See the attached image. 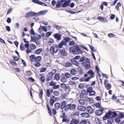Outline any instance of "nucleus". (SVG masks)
<instances>
[{
    "instance_id": "49",
    "label": "nucleus",
    "mask_w": 124,
    "mask_h": 124,
    "mask_svg": "<svg viewBox=\"0 0 124 124\" xmlns=\"http://www.w3.org/2000/svg\"><path fill=\"white\" fill-rule=\"evenodd\" d=\"M54 42V40L51 38L50 39L48 42V44L49 45H51L50 44L53 43Z\"/></svg>"
},
{
    "instance_id": "34",
    "label": "nucleus",
    "mask_w": 124,
    "mask_h": 124,
    "mask_svg": "<svg viewBox=\"0 0 124 124\" xmlns=\"http://www.w3.org/2000/svg\"><path fill=\"white\" fill-rule=\"evenodd\" d=\"M54 78L56 80H58L60 79V76L58 73H56L55 75Z\"/></svg>"
},
{
    "instance_id": "58",
    "label": "nucleus",
    "mask_w": 124,
    "mask_h": 124,
    "mask_svg": "<svg viewBox=\"0 0 124 124\" xmlns=\"http://www.w3.org/2000/svg\"><path fill=\"white\" fill-rule=\"evenodd\" d=\"M74 48L73 47H70L69 48V50L70 52H72L73 54V51H74Z\"/></svg>"
},
{
    "instance_id": "37",
    "label": "nucleus",
    "mask_w": 124,
    "mask_h": 124,
    "mask_svg": "<svg viewBox=\"0 0 124 124\" xmlns=\"http://www.w3.org/2000/svg\"><path fill=\"white\" fill-rule=\"evenodd\" d=\"M46 106L47 108V110H48V113L49 114L50 116H52V113L48 105L47 104L46 105Z\"/></svg>"
},
{
    "instance_id": "3",
    "label": "nucleus",
    "mask_w": 124,
    "mask_h": 124,
    "mask_svg": "<svg viewBox=\"0 0 124 124\" xmlns=\"http://www.w3.org/2000/svg\"><path fill=\"white\" fill-rule=\"evenodd\" d=\"M42 58L41 56H38L35 57L34 62L36 63L34 64V65L36 67H38L41 65V64L39 62L41 61L42 60Z\"/></svg>"
},
{
    "instance_id": "18",
    "label": "nucleus",
    "mask_w": 124,
    "mask_h": 124,
    "mask_svg": "<svg viewBox=\"0 0 124 124\" xmlns=\"http://www.w3.org/2000/svg\"><path fill=\"white\" fill-rule=\"evenodd\" d=\"M81 116L82 117L84 118H88L90 117L89 114L85 112H83L80 114Z\"/></svg>"
},
{
    "instance_id": "11",
    "label": "nucleus",
    "mask_w": 124,
    "mask_h": 124,
    "mask_svg": "<svg viewBox=\"0 0 124 124\" xmlns=\"http://www.w3.org/2000/svg\"><path fill=\"white\" fill-rule=\"evenodd\" d=\"M54 38L56 39L58 41H59L61 39V35L58 33H57L54 34Z\"/></svg>"
},
{
    "instance_id": "57",
    "label": "nucleus",
    "mask_w": 124,
    "mask_h": 124,
    "mask_svg": "<svg viewBox=\"0 0 124 124\" xmlns=\"http://www.w3.org/2000/svg\"><path fill=\"white\" fill-rule=\"evenodd\" d=\"M108 36L110 37H115L116 35L112 33H110L108 34Z\"/></svg>"
},
{
    "instance_id": "42",
    "label": "nucleus",
    "mask_w": 124,
    "mask_h": 124,
    "mask_svg": "<svg viewBox=\"0 0 124 124\" xmlns=\"http://www.w3.org/2000/svg\"><path fill=\"white\" fill-rule=\"evenodd\" d=\"M61 3L60 1H58L56 3V7L57 8H59L61 7Z\"/></svg>"
},
{
    "instance_id": "1",
    "label": "nucleus",
    "mask_w": 124,
    "mask_h": 124,
    "mask_svg": "<svg viewBox=\"0 0 124 124\" xmlns=\"http://www.w3.org/2000/svg\"><path fill=\"white\" fill-rule=\"evenodd\" d=\"M87 92L89 93V95L90 96H94L96 93L95 91L93 90V87H89L87 88L86 92L85 89H83L81 91L80 95V97L83 98L85 95H86Z\"/></svg>"
},
{
    "instance_id": "25",
    "label": "nucleus",
    "mask_w": 124,
    "mask_h": 124,
    "mask_svg": "<svg viewBox=\"0 0 124 124\" xmlns=\"http://www.w3.org/2000/svg\"><path fill=\"white\" fill-rule=\"evenodd\" d=\"M79 122V120L74 119H72L70 122L71 123H73L74 124H78Z\"/></svg>"
},
{
    "instance_id": "59",
    "label": "nucleus",
    "mask_w": 124,
    "mask_h": 124,
    "mask_svg": "<svg viewBox=\"0 0 124 124\" xmlns=\"http://www.w3.org/2000/svg\"><path fill=\"white\" fill-rule=\"evenodd\" d=\"M57 71V70L56 69H53L51 72H50L49 73H51L52 75H53V76L54 74Z\"/></svg>"
},
{
    "instance_id": "21",
    "label": "nucleus",
    "mask_w": 124,
    "mask_h": 124,
    "mask_svg": "<svg viewBox=\"0 0 124 124\" xmlns=\"http://www.w3.org/2000/svg\"><path fill=\"white\" fill-rule=\"evenodd\" d=\"M90 63L89 59L88 58H86V60L82 63V65L84 66L88 63Z\"/></svg>"
},
{
    "instance_id": "62",
    "label": "nucleus",
    "mask_w": 124,
    "mask_h": 124,
    "mask_svg": "<svg viewBox=\"0 0 124 124\" xmlns=\"http://www.w3.org/2000/svg\"><path fill=\"white\" fill-rule=\"evenodd\" d=\"M59 87V85H55L53 87V89H58Z\"/></svg>"
},
{
    "instance_id": "56",
    "label": "nucleus",
    "mask_w": 124,
    "mask_h": 124,
    "mask_svg": "<svg viewBox=\"0 0 124 124\" xmlns=\"http://www.w3.org/2000/svg\"><path fill=\"white\" fill-rule=\"evenodd\" d=\"M112 117H115L117 116V113L115 112H112Z\"/></svg>"
},
{
    "instance_id": "30",
    "label": "nucleus",
    "mask_w": 124,
    "mask_h": 124,
    "mask_svg": "<svg viewBox=\"0 0 124 124\" xmlns=\"http://www.w3.org/2000/svg\"><path fill=\"white\" fill-rule=\"evenodd\" d=\"M61 104L59 102H56L54 104V107L57 110H58L60 108Z\"/></svg>"
},
{
    "instance_id": "33",
    "label": "nucleus",
    "mask_w": 124,
    "mask_h": 124,
    "mask_svg": "<svg viewBox=\"0 0 124 124\" xmlns=\"http://www.w3.org/2000/svg\"><path fill=\"white\" fill-rule=\"evenodd\" d=\"M35 38L37 39H41V37L39 34L36 33L34 35Z\"/></svg>"
},
{
    "instance_id": "38",
    "label": "nucleus",
    "mask_w": 124,
    "mask_h": 124,
    "mask_svg": "<svg viewBox=\"0 0 124 124\" xmlns=\"http://www.w3.org/2000/svg\"><path fill=\"white\" fill-rule=\"evenodd\" d=\"M65 67H70L72 65V63L69 62H66L65 63Z\"/></svg>"
},
{
    "instance_id": "26",
    "label": "nucleus",
    "mask_w": 124,
    "mask_h": 124,
    "mask_svg": "<svg viewBox=\"0 0 124 124\" xmlns=\"http://www.w3.org/2000/svg\"><path fill=\"white\" fill-rule=\"evenodd\" d=\"M71 62L74 64L76 65L77 66H78L79 65V63L77 61L73 59H71Z\"/></svg>"
},
{
    "instance_id": "7",
    "label": "nucleus",
    "mask_w": 124,
    "mask_h": 124,
    "mask_svg": "<svg viewBox=\"0 0 124 124\" xmlns=\"http://www.w3.org/2000/svg\"><path fill=\"white\" fill-rule=\"evenodd\" d=\"M59 54L63 56H66L67 54V52L64 48L60 49L59 51Z\"/></svg>"
},
{
    "instance_id": "51",
    "label": "nucleus",
    "mask_w": 124,
    "mask_h": 124,
    "mask_svg": "<svg viewBox=\"0 0 124 124\" xmlns=\"http://www.w3.org/2000/svg\"><path fill=\"white\" fill-rule=\"evenodd\" d=\"M10 63L12 65H16L17 64L15 62L14 60H11L10 61Z\"/></svg>"
},
{
    "instance_id": "24",
    "label": "nucleus",
    "mask_w": 124,
    "mask_h": 124,
    "mask_svg": "<svg viewBox=\"0 0 124 124\" xmlns=\"http://www.w3.org/2000/svg\"><path fill=\"white\" fill-rule=\"evenodd\" d=\"M33 16V12H29L27 13L25 15V17L29 18L30 17Z\"/></svg>"
},
{
    "instance_id": "16",
    "label": "nucleus",
    "mask_w": 124,
    "mask_h": 124,
    "mask_svg": "<svg viewBox=\"0 0 124 124\" xmlns=\"http://www.w3.org/2000/svg\"><path fill=\"white\" fill-rule=\"evenodd\" d=\"M87 109L88 112L89 114H92L94 113V110L91 106H88L87 107Z\"/></svg>"
},
{
    "instance_id": "15",
    "label": "nucleus",
    "mask_w": 124,
    "mask_h": 124,
    "mask_svg": "<svg viewBox=\"0 0 124 124\" xmlns=\"http://www.w3.org/2000/svg\"><path fill=\"white\" fill-rule=\"evenodd\" d=\"M88 75H90V76L92 78L94 77L95 75V73L93 72L92 70H90L87 73Z\"/></svg>"
},
{
    "instance_id": "45",
    "label": "nucleus",
    "mask_w": 124,
    "mask_h": 124,
    "mask_svg": "<svg viewBox=\"0 0 124 124\" xmlns=\"http://www.w3.org/2000/svg\"><path fill=\"white\" fill-rule=\"evenodd\" d=\"M65 77L67 78H69L71 77V75L68 72H66L65 74Z\"/></svg>"
},
{
    "instance_id": "53",
    "label": "nucleus",
    "mask_w": 124,
    "mask_h": 124,
    "mask_svg": "<svg viewBox=\"0 0 124 124\" xmlns=\"http://www.w3.org/2000/svg\"><path fill=\"white\" fill-rule=\"evenodd\" d=\"M55 102V101L54 99H50L49 101V103L50 105L51 106H53Z\"/></svg>"
},
{
    "instance_id": "52",
    "label": "nucleus",
    "mask_w": 124,
    "mask_h": 124,
    "mask_svg": "<svg viewBox=\"0 0 124 124\" xmlns=\"http://www.w3.org/2000/svg\"><path fill=\"white\" fill-rule=\"evenodd\" d=\"M26 79L27 80V78H26ZM28 81L31 83H32L35 81V80L32 77L28 78Z\"/></svg>"
},
{
    "instance_id": "29",
    "label": "nucleus",
    "mask_w": 124,
    "mask_h": 124,
    "mask_svg": "<svg viewBox=\"0 0 124 124\" xmlns=\"http://www.w3.org/2000/svg\"><path fill=\"white\" fill-rule=\"evenodd\" d=\"M70 73L73 75H75L77 73V72L75 69H73L70 71Z\"/></svg>"
},
{
    "instance_id": "23",
    "label": "nucleus",
    "mask_w": 124,
    "mask_h": 124,
    "mask_svg": "<svg viewBox=\"0 0 124 124\" xmlns=\"http://www.w3.org/2000/svg\"><path fill=\"white\" fill-rule=\"evenodd\" d=\"M70 3V1L67 0L65 1L64 3L62 4V6L63 8H65L66 7L68 6L69 5Z\"/></svg>"
},
{
    "instance_id": "60",
    "label": "nucleus",
    "mask_w": 124,
    "mask_h": 124,
    "mask_svg": "<svg viewBox=\"0 0 124 124\" xmlns=\"http://www.w3.org/2000/svg\"><path fill=\"white\" fill-rule=\"evenodd\" d=\"M80 46L86 50L87 51H88V49L85 46L83 45H81Z\"/></svg>"
},
{
    "instance_id": "17",
    "label": "nucleus",
    "mask_w": 124,
    "mask_h": 124,
    "mask_svg": "<svg viewBox=\"0 0 124 124\" xmlns=\"http://www.w3.org/2000/svg\"><path fill=\"white\" fill-rule=\"evenodd\" d=\"M79 124H90V123L88 120L84 119L81 120Z\"/></svg>"
},
{
    "instance_id": "61",
    "label": "nucleus",
    "mask_w": 124,
    "mask_h": 124,
    "mask_svg": "<svg viewBox=\"0 0 124 124\" xmlns=\"http://www.w3.org/2000/svg\"><path fill=\"white\" fill-rule=\"evenodd\" d=\"M52 34V32L51 31H49L47 32L46 34V35L47 37H49Z\"/></svg>"
},
{
    "instance_id": "35",
    "label": "nucleus",
    "mask_w": 124,
    "mask_h": 124,
    "mask_svg": "<svg viewBox=\"0 0 124 124\" xmlns=\"http://www.w3.org/2000/svg\"><path fill=\"white\" fill-rule=\"evenodd\" d=\"M43 90L42 89H41L39 95V97L40 99H42V96L43 95Z\"/></svg>"
},
{
    "instance_id": "9",
    "label": "nucleus",
    "mask_w": 124,
    "mask_h": 124,
    "mask_svg": "<svg viewBox=\"0 0 124 124\" xmlns=\"http://www.w3.org/2000/svg\"><path fill=\"white\" fill-rule=\"evenodd\" d=\"M112 113L111 111L109 110L108 112L105 114V116L103 117V119L104 120H107L110 116L112 115Z\"/></svg>"
},
{
    "instance_id": "4",
    "label": "nucleus",
    "mask_w": 124,
    "mask_h": 124,
    "mask_svg": "<svg viewBox=\"0 0 124 124\" xmlns=\"http://www.w3.org/2000/svg\"><path fill=\"white\" fill-rule=\"evenodd\" d=\"M76 107V105L74 104H69L67 105L65 109L64 110L65 111H67L69 110H73L75 109Z\"/></svg>"
},
{
    "instance_id": "6",
    "label": "nucleus",
    "mask_w": 124,
    "mask_h": 124,
    "mask_svg": "<svg viewBox=\"0 0 124 124\" xmlns=\"http://www.w3.org/2000/svg\"><path fill=\"white\" fill-rule=\"evenodd\" d=\"M53 75L51 73H49L46 77V81L47 84L49 83V81L52 80L53 77Z\"/></svg>"
},
{
    "instance_id": "40",
    "label": "nucleus",
    "mask_w": 124,
    "mask_h": 124,
    "mask_svg": "<svg viewBox=\"0 0 124 124\" xmlns=\"http://www.w3.org/2000/svg\"><path fill=\"white\" fill-rule=\"evenodd\" d=\"M47 10L41 11L39 12V14L40 15L45 14L47 12Z\"/></svg>"
},
{
    "instance_id": "64",
    "label": "nucleus",
    "mask_w": 124,
    "mask_h": 124,
    "mask_svg": "<svg viewBox=\"0 0 124 124\" xmlns=\"http://www.w3.org/2000/svg\"><path fill=\"white\" fill-rule=\"evenodd\" d=\"M39 4L41 5L44 6H47L46 5L45 3L40 1H39Z\"/></svg>"
},
{
    "instance_id": "36",
    "label": "nucleus",
    "mask_w": 124,
    "mask_h": 124,
    "mask_svg": "<svg viewBox=\"0 0 124 124\" xmlns=\"http://www.w3.org/2000/svg\"><path fill=\"white\" fill-rule=\"evenodd\" d=\"M61 80L63 83H65L67 82V79L64 76L62 77L61 79Z\"/></svg>"
},
{
    "instance_id": "8",
    "label": "nucleus",
    "mask_w": 124,
    "mask_h": 124,
    "mask_svg": "<svg viewBox=\"0 0 124 124\" xmlns=\"http://www.w3.org/2000/svg\"><path fill=\"white\" fill-rule=\"evenodd\" d=\"M53 90L51 88L49 89H47L46 90V96L49 97L51 95V93H52L53 92Z\"/></svg>"
},
{
    "instance_id": "55",
    "label": "nucleus",
    "mask_w": 124,
    "mask_h": 124,
    "mask_svg": "<svg viewBox=\"0 0 124 124\" xmlns=\"http://www.w3.org/2000/svg\"><path fill=\"white\" fill-rule=\"evenodd\" d=\"M119 117L120 118H122L124 117V115L123 113H120L119 114Z\"/></svg>"
},
{
    "instance_id": "22",
    "label": "nucleus",
    "mask_w": 124,
    "mask_h": 124,
    "mask_svg": "<svg viewBox=\"0 0 124 124\" xmlns=\"http://www.w3.org/2000/svg\"><path fill=\"white\" fill-rule=\"evenodd\" d=\"M70 41V38L68 37H66L63 39L62 41H63L65 42V45L66 46L67 45V43L69 42Z\"/></svg>"
},
{
    "instance_id": "27",
    "label": "nucleus",
    "mask_w": 124,
    "mask_h": 124,
    "mask_svg": "<svg viewBox=\"0 0 124 124\" xmlns=\"http://www.w3.org/2000/svg\"><path fill=\"white\" fill-rule=\"evenodd\" d=\"M42 76V74H41L40 75V76H42L40 77V80L41 82L44 83L45 82V78L44 76Z\"/></svg>"
},
{
    "instance_id": "41",
    "label": "nucleus",
    "mask_w": 124,
    "mask_h": 124,
    "mask_svg": "<svg viewBox=\"0 0 124 124\" xmlns=\"http://www.w3.org/2000/svg\"><path fill=\"white\" fill-rule=\"evenodd\" d=\"M105 86L106 88L108 90H109L111 87V85L109 83H108Z\"/></svg>"
},
{
    "instance_id": "54",
    "label": "nucleus",
    "mask_w": 124,
    "mask_h": 124,
    "mask_svg": "<svg viewBox=\"0 0 124 124\" xmlns=\"http://www.w3.org/2000/svg\"><path fill=\"white\" fill-rule=\"evenodd\" d=\"M54 27L57 30H61L62 29V27L61 26L56 25H54Z\"/></svg>"
},
{
    "instance_id": "2",
    "label": "nucleus",
    "mask_w": 124,
    "mask_h": 124,
    "mask_svg": "<svg viewBox=\"0 0 124 124\" xmlns=\"http://www.w3.org/2000/svg\"><path fill=\"white\" fill-rule=\"evenodd\" d=\"M50 54L52 55H54V53H57L58 51V48L56 45L54 46H51L49 50Z\"/></svg>"
},
{
    "instance_id": "32",
    "label": "nucleus",
    "mask_w": 124,
    "mask_h": 124,
    "mask_svg": "<svg viewBox=\"0 0 124 124\" xmlns=\"http://www.w3.org/2000/svg\"><path fill=\"white\" fill-rule=\"evenodd\" d=\"M30 48L31 50H34L36 48V46L34 44L31 43L30 45Z\"/></svg>"
},
{
    "instance_id": "46",
    "label": "nucleus",
    "mask_w": 124,
    "mask_h": 124,
    "mask_svg": "<svg viewBox=\"0 0 124 124\" xmlns=\"http://www.w3.org/2000/svg\"><path fill=\"white\" fill-rule=\"evenodd\" d=\"M79 103L81 105H83L85 103V101L84 99H80L78 101Z\"/></svg>"
},
{
    "instance_id": "10",
    "label": "nucleus",
    "mask_w": 124,
    "mask_h": 124,
    "mask_svg": "<svg viewBox=\"0 0 124 124\" xmlns=\"http://www.w3.org/2000/svg\"><path fill=\"white\" fill-rule=\"evenodd\" d=\"M104 110L103 108H101L99 109L96 110L95 114L97 116H100L102 114Z\"/></svg>"
},
{
    "instance_id": "39",
    "label": "nucleus",
    "mask_w": 124,
    "mask_h": 124,
    "mask_svg": "<svg viewBox=\"0 0 124 124\" xmlns=\"http://www.w3.org/2000/svg\"><path fill=\"white\" fill-rule=\"evenodd\" d=\"M90 64L88 63L84 66V67H85L86 69H89L91 68Z\"/></svg>"
},
{
    "instance_id": "19",
    "label": "nucleus",
    "mask_w": 124,
    "mask_h": 124,
    "mask_svg": "<svg viewBox=\"0 0 124 124\" xmlns=\"http://www.w3.org/2000/svg\"><path fill=\"white\" fill-rule=\"evenodd\" d=\"M114 121L113 118L111 116H110L108 120V124H112Z\"/></svg>"
},
{
    "instance_id": "31",
    "label": "nucleus",
    "mask_w": 124,
    "mask_h": 124,
    "mask_svg": "<svg viewBox=\"0 0 124 124\" xmlns=\"http://www.w3.org/2000/svg\"><path fill=\"white\" fill-rule=\"evenodd\" d=\"M65 42L63 41H62V42L60 43L58 45V48H62L63 46L64 45H65Z\"/></svg>"
},
{
    "instance_id": "28",
    "label": "nucleus",
    "mask_w": 124,
    "mask_h": 124,
    "mask_svg": "<svg viewBox=\"0 0 124 124\" xmlns=\"http://www.w3.org/2000/svg\"><path fill=\"white\" fill-rule=\"evenodd\" d=\"M43 49L41 48L38 49L35 52V53L37 54H39L42 51Z\"/></svg>"
},
{
    "instance_id": "50",
    "label": "nucleus",
    "mask_w": 124,
    "mask_h": 124,
    "mask_svg": "<svg viewBox=\"0 0 124 124\" xmlns=\"http://www.w3.org/2000/svg\"><path fill=\"white\" fill-rule=\"evenodd\" d=\"M88 46L92 51L95 52L96 50L94 49V47L90 45H88Z\"/></svg>"
},
{
    "instance_id": "48",
    "label": "nucleus",
    "mask_w": 124,
    "mask_h": 124,
    "mask_svg": "<svg viewBox=\"0 0 124 124\" xmlns=\"http://www.w3.org/2000/svg\"><path fill=\"white\" fill-rule=\"evenodd\" d=\"M56 83L54 81H52L50 83L49 82V85L50 86H52L56 85Z\"/></svg>"
},
{
    "instance_id": "14",
    "label": "nucleus",
    "mask_w": 124,
    "mask_h": 124,
    "mask_svg": "<svg viewBox=\"0 0 124 124\" xmlns=\"http://www.w3.org/2000/svg\"><path fill=\"white\" fill-rule=\"evenodd\" d=\"M97 19L103 22L104 23L107 22L108 21L107 19L106 18H104L101 16L98 17H97Z\"/></svg>"
},
{
    "instance_id": "12",
    "label": "nucleus",
    "mask_w": 124,
    "mask_h": 124,
    "mask_svg": "<svg viewBox=\"0 0 124 124\" xmlns=\"http://www.w3.org/2000/svg\"><path fill=\"white\" fill-rule=\"evenodd\" d=\"M77 108L79 110L82 111H84L86 109L85 107L81 105L78 106Z\"/></svg>"
},
{
    "instance_id": "20",
    "label": "nucleus",
    "mask_w": 124,
    "mask_h": 124,
    "mask_svg": "<svg viewBox=\"0 0 124 124\" xmlns=\"http://www.w3.org/2000/svg\"><path fill=\"white\" fill-rule=\"evenodd\" d=\"M36 56L34 54H31L29 57V58L30 61L31 62H34Z\"/></svg>"
},
{
    "instance_id": "13",
    "label": "nucleus",
    "mask_w": 124,
    "mask_h": 124,
    "mask_svg": "<svg viewBox=\"0 0 124 124\" xmlns=\"http://www.w3.org/2000/svg\"><path fill=\"white\" fill-rule=\"evenodd\" d=\"M67 106L66 101H63L62 103L61 108L62 109H63L64 108V109H65L66 107Z\"/></svg>"
},
{
    "instance_id": "63",
    "label": "nucleus",
    "mask_w": 124,
    "mask_h": 124,
    "mask_svg": "<svg viewBox=\"0 0 124 124\" xmlns=\"http://www.w3.org/2000/svg\"><path fill=\"white\" fill-rule=\"evenodd\" d=\"M20 48L21 50L23 51L24 50V47L23 44H21L20 46Z\"/></svg>"
},
{
    "instance_id": "44",
    "label": "nucleus",
    "mask_w": 124,
    "mask_h": 124,
    "mask_svg": "<svg viewBox=\"0 0 124 124\" xmlns=\"http://www.w3.org/2000/svg\"><path fill=\"white\" fill-rule=\"evenodd\" d=\"M80 113L79 111H74L73 113V115L74 116H77L79 115Z\"/></svg>"
},
{
    "instance_id": "43",
    "label": "nucleus",
    "mask_w": 124,
    "mask_h": 124,
    "mask_svg": "<svg viewBox=\"0 0 124 124\" xmlns=\"http://www.w3.org/2000/svg\"><path fill=\"white\" fill-rule=\"evenodd\" d=\"M54 95L56 96H58L60 94V93L58 91H55L53 92Z\"/></svg>"
},
{
    "instance_id": "47",
    "label": "nucleus",
    "mask_w": 124,
    "mask_h": 124,
    "mask_svg": "<svg viewBox=\"0 0 124 124\" xmlns=\"http://www.w3.org/2000/svg\"><path fill=\"white\" fill-rule=\"evenodd\" d=\"M86 58L84 56H83L81 58H80L79 60V61L80 62H84L86 60Z\"/></svg>"
},
{
    "instance_id": "5",
    "label": "nucleus",
    "mask_w": 124,
    "mask_h": 124,
    "mask_svg": "<svg viewBox=\"0 0 124 124\" xmlns=\"http://www.w3.org/2000/svg\"><path fill=\"white\" fill-rule=\"evenodd\" d=\"M83 52L80 48L78 46H75L74 51H73V54H78L80 53L82 54Z\"/></svg>"
}]
</instances>
